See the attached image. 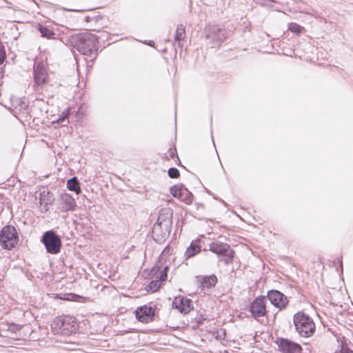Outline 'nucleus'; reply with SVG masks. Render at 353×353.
<instances>
[{
  "mask_svg": "<svg viewBox=\"0 0 353 353\" xmlns=\"http://www.w3.org/2000/svg\"><path fill=\"white\" fill-rule=\"evenodd\" d=\"M34 81L38 85L45 83L47 79V72L42 64H38L34 69Z\"/></svg>",
  "mask_w": 353,
  "mask_h": 353,
  "instance_id": "dca6fc26",
  "label": "nucleus"
},
{
  "mask_svg": "<svg viewBox=\"0 0 353 353\" xmlns=\"http://www.w3.org/2000/svg\"><path fill=\"white\" fill-rule=\"evenodd\" d=\"M57 122L60 123H63L64 122L68 123V117L66 116L62 117L59 119Z\"/></svg>",
  "mask_w": 353,
  "mask_h": 353,
  "instance_id": "c756f323",
  "label": "nucleus"
},
{
  "mask_svg": "<svg viewBox=\"0 0 353 353\" xmlns=\"http://www.w3.org/2000/svg\"><path fill=\"white\" fill-rule=\"evenodd\" d=\"M41 241L44 244L48 253L58 254L61 247L60 237L52 230H48L42 236Z\"/></svg>",
  "mask_w": 353,
  "mask_h": 353,
  "instance_id": "20e7f679",
  "label": "nucleus"
},
{
  "mask_svg": "<svg viewBox=\"0 0 353 353\" xmlns=\"http://www.w3.org/2000/svg\"><path fill=\"white\" fill-rule=\"evenodd\" d=\"M172 211L170 209L162 210L158 216L157 221L155 223L163 225L165 221L168 222L169 226L172 225Z\"/></svg>",
  "mask_w": 353,
  "mask_h": 353,
  "instance_id": "6ab92c4d",
  "label": "nucleus"
},
{
  "mask_svg": "<svg viewBox=\"0 0 353 353\" xmlns=\"http://www.w3.org/2000/svg\"><path fill=\"white\" fill-rule=\"evenodd\" d=\"M279 350L283 353H301V345L286 339H278Z\"/></svg>",
  "mask_w": 353,
  "mask_h": 353,
  "instance_id": "9b49d317",
  "label": "nucleus"
},
{
  "mask_svg": "<svg viewBox=\"0 0 353 353\" xmlns=\"http://www.w3.org/2000/svg\"><path fill=\"white\" fill-rule=\"evenodd\" d=\"M154 44V42L153 41H150L149 43H148V45H150V46H153Z\"/></svg>",
  "mask_w": 353,
  "mask_h": 353,
  "instance_id": "2f4dec72",
  "label": "nucleus"
},
{
  "mask_svg": "<svg viewBox=\"0 0 353 353\" xmlns=\"http://www.w3.org/2000/svg\"><path fill=\"white\" fill-rule=\"evenodd\" d=\"M51 327L55 334L69 336L76 332L79 325L74 317L64 316L55 318Z\"/></svg>",
  "mask_w": 353,
  "mask_h": 353,
  "instance_id": "f03ea898",
  "label": "nucleus"
},
{
  "mask_svg": "<svg viewBox=\"0 0 353 353\" xmlns=\"http://www.w3.org/2000/svg\"><path fill=\"white\" fill-rule=\"evenodd\" d=\"M192 301L183 296L175 297L172 301V306L183 314L188 313L191 309Z\"/></svg>",
  "mask_w": 353,
  "mask_h": 353,
  "instance_id": "ddd939ff",
  "label": "nucleus"
},
{
  "mask_svg": "<svg viewBox=\"0 0 353 353\" xmlns=\"http://www.w3.org/2000/svg\"><path fill=\"white\" fill-rule=\"evenodd\" d=\"M168 270V266L164 267L163 271L159 273V275L156 276L157 279L152 281L148 285L145 286V290L147 292H154L160 288L161 283L167 279Z\"/></svg>",
  "mask_w": 353,
  "mask_h": 353,
  "instance_id": "4468645a",
  "label": "nucleus"
},
{
  "mask_svg": "<svg viewBox=\"0 0 353 353\" xmlns=\"http://www.w3.org/2000/svg\"><path fill=\"white\" fill-rule=\"evenodd\" d=\"M303 27L295 23H290L288 24V30L292 32L299 34L301 32Z\"/></svg>",
  "mask_w": 353,
  "mask_h": 353,
  "instance_id": "393cba45",
  "label": "nucleus"
},
{
  "mask_svg": "<svg viewBox=\"0 0 353 353\" xmlns=\"http://www.w3.org/2000/svg\"><path fill=\"white\" fill-rule=\"evenodd\" d=\"M39 30L43 37H46L47 39H56V34L49 28L39 26Z\"/></svg>",
  "mask_w": 353,
  "mask_h": 353,
  "instance_id": "5701e85b",
  "label": "nucleus"
},
{
  "mask_svg": "<svg viewBox=\"0 0 353 353\" xmlns=\"http://www.w3.org/2000/svg\"><path fill=\"white\" fill-rule=\"evenodd\" d=\"M135 314L139 321L148 323L152 321L154 311L151 306L143 305L136 310Z\"/></svg>",
  "mask_w": 353,
  "mask_h": 353,
  "instance_id": "f8f14e48",
  "label": "nucleus"
},
{
  "mask_svg": "<svg viewBox=\"0 0 353 353\" xmlns=\"http://www.w3.org/2000/svg\"><path fill=\"white\" fill-rule=\"evenodd\" d=\"M201 287L203 288H211L216 285L217 277L214 274L201 277L199 280Z\"/></svg>",
  "mask_w": 353,
  "mask_h": 353,
  "instance_id": "a211bd4d",
  "label": "nucleus"
},
{
  "mask_svg": "<svg viewBox=\"0 0 353 353\" xmlns=\"http://www.w3.org/2000/svg\"><path fill=\"white\" fill-rule=\"evenodd\" d=\"M18 242V236L16 229L13 226L7 225L2 228L0 232V243L5 249L10 250Z\"/></svg>",
  "mask_w": 353,
  "mask_h": 353,
  "instance_id": "39448f33",
  "label": "nucleus"
},
{
  "mask_svg": "<svg viewBox=\"0 0 353 353\" xmlns=\"http://www.w3.org/2000/svg\"><path fill=\"white\" fill-rule=\"evenodd\" d=\"M265 296L256 297L250 306V311L252 317L257 319L265 316L267 313Z\"/></svg>",
  "mask_w": 353,
  "mask_h": 353,
  "instance_id": "6e6552de",
  "label": "nucleus"
},
{
  "mask_svg": "<svg viewBox=\"0 0 353 353\" xmlns=\"http://www.w3.org/2000/svg\"><path fill=\"white\" fill-rule=\"evenodd\" d=\"M201 252V246L195 241H192L185 252V259L194 256Z\"/></svg>",
  "mask_w": 353,
  "mask_h": 353,
  "instance_id": "aec40b11",
  "label": "nucleus"
},
{
  "mask_svg": "<svg viewBox=\"0 0 353 353\" xmlns=\"http://www.w3.org/2000/svg\"><path fill=\"white\" fill-rule=\"evenodd\" d=\"M5 58H6V52L3 49V47L1 43H0V65L1 63H3Z\"/></svg>",
  "mask_w": 353,
  "mask_h": 353,
  "instance_id": "bb28decb",
  "label": "nucleus"
},
{
  "mask_svg": "<svg viewBox=\"0 0 353 353\" xmlns=\"http://www.w3.org/2000/svg\"><path fill=\"white\" fill-rule=\"evenodd\" d=\"M72 42L77 50L91 61L97 58L98 38L95 34L86 32L75 35Z\"/></svg>",
  "mask_w": 353,
  "mask_h": 353,
  "instance_id": "f257e3e1",
  "label": "nucleus"
},
{
  "mask_svg": "<svg viewBox=\"0 0 353 353\" xmlns=\"http://www.w3.org/2000/svg\"><path fill=\"white\" fill-rule=\"evenodd\" d=\"M170 193L174 197L180 199L186 204L189 205L192 202V194L182 184L175 185L171 187Z\"/></svg>",
  "mask_w": 353,
  "mask_h": 353,
  "instance_id": "0eeeda50",
  "label": "nucleus"
},
{
  "mask_svg": "<svg viewBox=\"0 0 353 353\" xmlns=\"http://www.w3.org/2000/svg\"><path fill=\"white\" fill-rule=\"evenodd\" d=\"M67 188H68L69 190L74 191L77 194L81 192L79 183L76 176H74L68 181Z\"/></svg>",
  "mask_w": 353,
  "mask_h": 353,
  "instance_id": "412c9836",
  "label": "nucleus"
},
{
  "mask_svg": "<svg viewBox=\"0 0 353 353\" xmlns=\"http://www.w3.org/2000/svg\"><path fill=\"white\" fill-rule=\"evenodd\" d=\"M335 353H353V351L351 350H349L348 348L345 347H341V349L339 352H336Z\"/></svg>",
  "mask_w": 353,
  "mask_h": 353,
  "instance_id": "cd10ccee",
  "label": "nucleus"
},
{
  "mask_svg": "<svg viewBox=\"0 0 353 353\" xmlns=\"http://www.w3.org/2000/svg\"><path fill=\"white\" fill-rule=\"evenodd\" d=\"M294 324L296 332L302 337H309L315 332V324L313 319L303 312L294 315Z\"/></svg>",
  "mask_w": 353,
  "mask_h": 353,
  "instance_id": "7ed1b4c3",
  "label": "nucleus"
},
{
  "mask_svg": "<svg viewBox=\"0 0 353 353\" xmlns=\"http://www.w3.org/2000/svg\"><path fill=\"white\" fill-rule=\"evenodd\" d=\"M160 268L159 267H154L152 270H151L152 274H155L157 272V270H159Z\"/></svg>",
  "mask_w": 353,
  "mask_h": 353,
  "instance_id": "7c9ffc66",
  "label": "nucleus"
},
{
  "mask_svg": "<svg viewBox=\"0 0 353 353\" xmlns=\"http://www.w3.org/2000/svg\"><path fill=\"white\" fill-rule=\"evenodd\" d=\"M171 231V227L169 226L168 222L165 221L163 225L154 223L152 229V233L157 241H164L169 235Z\"/></svg>",
  "mask_w": 353,
  "mask_h": 353,
  "instance_id": "9d476101",
  "label": "nucleus"
},
{
  "mask_svg": "<svg viewBox=\"0 0 353 353\" xmlns=\"http://www.w3.org/2000/svg\"><path fill=\"white\" fill-rule=\"evenodd\" d=\"M205 37L210 40L212 48L218 47L226 39V32L217 26H210L208 29Z\"/></svg>",
  "mask_w": 353,
  "mask_h": 353,
  "instance_id": "423d86ee",
  "label": "nucleus"
},
{
  "mask_svg": "<svg viewBox=\"0 0 353 353\" xmlns=\"http://www.w3.org/2000/svg\"><path fill=\"white\" fill-rule=\"evenodd\" d=\"M180 173L178 169L171 168L168 170V176L172 179H176L179 176Z\"/></svg>",
  "mask_w": 353,
  "mask_h": 353,
  "instance_id": "a878e982",
  "label": "nucleus"
},
{
  "mask_svg": "<svg viewBox=\"0 0 353 353\" xmlns=\"http://www.w3.org/2000/svg\"><path fill=\"white\" fill-rule=\"evenodd\" d=\"M59 201L60 209L62 212L73 210L76 206L74 199L67 193L61 194Z\"/></svg>",
  "mask_w": 353,
  "mask_h": 353,
  "instance_id": "2eb2a0df",
  "label": "nucleus"
},
{
  "mask_svg": "<svg viewBox=\"0 0 353 353\" xmlns=\"http://www.w3.org/2000/svg\"><path fill=\"white\" fill-rule=\"evenodd\" d=\"M230 248V245L220 241H214L209 244V250L219 255H222Z\"/></svg>",
  "mask_w": 353,
  "mask_h": 353,
  "instance_id": "f3484780",
  "label": "nucleus"
},
{
  "mask_svg": "<svg viewBox=\"0 0 353 353\" xmlns=\"http://www.w3.org/2000/svg\"><path fill=\"white\" fill-rule=\"evenodd\" d=\"M267 297L272 305L279 309L284 308L288 304L287 297L279 291L270 290Z\"/></svg>",
  "mask_w": 353,
  "mask_h": 353,
  "instance_id": "1a4fd4ad",
  "label": "nucleus"
},
{
  "mask_svg": "<svg viewBox=\"0 0 353 353\" xmlns=\"http://www.w3.org/2000/svg\"><path fill=\"white\" fill-rule=\"evenodd\" d=\"M234 254V251L231 248H230L227 250V252H225V253H223V254H222L223 256V258L221 259V260L223 261L225 264H226V265L230 264L233 261Z\"/></svg>",
  "mask_w": 353,
  "mask_h": 353,
  "instance_id": "b1692460",
  "label": "nucleus"
},
{
  "mask_svg": "<svg viewBox=\"0 0 353 353\" xmlns=\"http://www.w3.org/2000/svg\"><path fill=\"white\" fill-rule=\"evenodd\" d=\"M335 353H353V351L351 350H349L348 348L345 347H341V349L339 352H336Z\"/></svg>",
  "mask_w": 353,
  "mask_h": 353,
  "instance_id": "c85d7f7f",
  "label": "nucleus"
},
{
  "mask_svg": "<svg viewBox=\"0 0 353 353\" xmlns=\"http://www.w3.org/2000/svg\"><path fill=\"white\" fill-rule=\"evenodd\" d=\"M185 36V28L183 25L177 26L175 32V41L178 42L179 47H181V41L184 39Z\"/></svg>",
  "mask_w": 353,
  "mask_h": 353,
  "instance_id": "4be33fe9",
  "label": "nucleus"
}]
</instances>
